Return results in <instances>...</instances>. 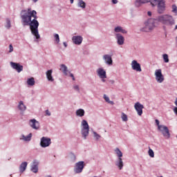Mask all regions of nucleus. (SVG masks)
<instances>
[{"label":"nucleus","instance_id":"3c124183","mask_svg":"<svg viewBox=\"0 0 177 177\" xmlns=\"http://www.w3.org/2000/svg\"><path fill=\"white\" fill-rule=\"evenodd\" d=\"M109 82H110L111 84H114L115 82H114V80H110Z\"/></svg>","mask_w":177,"mask_h":177},{"label":"nucleus","instance_id":"4468645a","mask_svg":"<svg viewBox=\"0 0 177 177\" xmlns=\"http://www.w3.org/2000/svg\"><path fill=\"white\" fill-rule=\"evenodd\" d=\"M10 65L13 70H16L18 73H21V71H23V66L19 63L11 62H10Z\"/></svg>","mask_w":177,"mask_h":177},{"label":"nucleus","instance_id":"e433bc0d","mask_svg":"<svg viewBox=\"0 0 177 177\" xmlns=\"http://www.w3.org/2000/svg\"><path fill=\"white\" fill-rule=\"evenodd\" d=\"M162 57L165 63H169V58L168 57V55L164 54Z\"/></svg>","mask_w":177,"mask_h":177},{"label":"nucleus","instance_id":"a18cd8bd","mask_svg":"<svg viewBox=\"0 0 177 177\" xmlns=\"http://www.w3.org/2000/svg\"><path fill=\"white\" fill-rule=\"evenodd\" d=\"M173 12H177V7L176 6H172Z\"/></svg>","mask_w":177,"mask_h":177},{"label":"nucleus","instance_id":"c9c22d12","mask_svg":"<svg viewBox=\"0 0 177 177\" xmlns=\"http://www.w3.org/2000/svg\"><path fill=\"white\" fill-rule=\"evenodd\" d=\"M121 119L123 121V122H127V121H128V115H127V114L122 112L121 114Z\"/></svg>","mask_w":177,"mask_h":177},{"label":"nucleus","instance_id":"37998d69","mask_svg":"<svg viewBox=\"0 0 177 177\" xmlns=\"http://www.w3.org/2000/svg\"><path fill=\"white\" fill-rule=\"evenodd\" d=\"M45 113H46V115H48V117H50V115H52V113L48 109L46 110Z\"/></svg>","mask_w":177,"mask_h":177},{"label":"nucleus","instance_id":"c756f323","mask_svg":"<svg viewBox=\"0 0 177 177\" xmlns=\"http://www.w3.org/2000/svg\"><path fill=\"white\" fill-rule=\"evenodd\" d=\"M69 160L71 162H75L77 161V156L74 153H70L68 155Z\"/></svg>","mask_w":177,"mask_h":177},{"label":"nucleus","instance_id":"603ef678","mask_svg":"<svg viewBox=\"0 0 177 177\" xmlns=\"http://www.w3.org/2000/svg\"><path fill=\"white\" fill-rule=\"evenodd\" d=\"M131 68H133V61L131 62Z\"/></svg>","mask_w":177,"mask_h":177},{"label":"nucleus","instance_id":"0eeeda50","mask_svg":"<svg viewBox=\"0 0 177 177\" xmlns=\"http://www.w3.org/2000/svg\"><path fill=\"white\" fill-rule=\"evenodd\" d=\"M84 168H85V162L79 161L75 164L73 172L75 174H82L84 171Z\"/></svg>","mask_w":177,"mask_h":177},{"label":"nucleus","instance_id":"c85d7f7f","mask_svg":"<svg viewBox=\"0 0 177 177\" xmlns=\"http://www.w3.org/2000/svg\"><path fill=\"white\" fill-rule=\"evenodd\" d=\"M26 84L28 86H34L35 85V79L34 77L28 78Z\"/></svg>","mask_w":177,"mask_h":177},{"label":"nucleus","instance_id":"6e6d98bb","mask_svg":"<svg viewBox=\"0 0 177 177\" xmlns=\"http://www.w3.org/2000/svg\"><path fill=\"white\" fill-rule=\"evenodd\" d=\"M174 104H176V106H177V98L176 99Z\"/></svg>","mask_w":177,"mask_h":177},{"label":"nucleus","instance_id":"a19ab883","mask_svg":"<svg viewBox=\"0 0 177 177\" xmlns=\"http://www.w3.org/2000/svg\"><path fill=\"white\" fill-rule=\"evenodd\" d=\"M69 74V77H71L73 80V81H75V77H74V74L71 73V72H68Z\"/></svg>","mask_w":177,"mask_h":177},{"label":"nucleus","instance_id":"5fc2aeb1","mask_svg":"<svg viewBox=\"0 0 177 177\" xmlns=\"http://www.w3.org/2000/svg\"><path fill=\"white\" fill-rule=\"evenodd\" d=\"M71 3H74V0H70Z\"/></svg>","mask_w":177,"mask_h":177},{"label":"nucleus","instance_id":"f8f14e48","mask_svg":"<svg viewBox=\"0 0 177 177\" xmlns=\"http://www.w3.org/2000/svg\"><path fill=\"white\" fill-rule=\"evenodd\" d=\"M102 60L106 66H111L113 64V56L110 54H104L102 56Z\"/></svg>","mask_w":177,"mask_h":177},{"label":"nucleus","instance_id":"4be33fe9","mask_svg":"<svg viewBox=\"0 0 177 177\" xmlns=\"http://www.w3.org/2000/svg\"><path fill=\"white\" fill-rule=\"evenodd\" d=\"M31 138H32V133H30L28 136H24V134H21L19 137L20 140H23L24 142H30Z\"/></svg>","mask_w":177,"mask_h":177},{"label":"nucleus","instance_id":"bb28decb","mask_svg":"<svg viewBox=\"0 0 177 177\" xmlns=\"http://www.w3.org/2000/svg\"><path fill=\"white\" fill-rule=\"evenodd\" d=\"M77 8H80V9H86V3L84 1V0H77Z\"/></svg>","mask_w":177,"mask_h":177},{"label":"nucleus","instance_id":"5701e85b","mask_svg":"<svg viewBox=\"0 0 177 177\" xmlns=\"http://www.w3.org/2000/svg\"><path fill=\"white\" fill-rule=\"evenodd\" d=\"M27 165H28V162H22L19 167V171L20 174H23L25 172L26 169H27Z\"/></svg>","mask_w":177,"mask_h":177},{"label":"nucleus","instance_id":"7c9ffc66","mask_svg":"<svg viewBox=\"0 0 177 177\" xmlns=\"http://www.w3.org/2000/svg\"><path fill=\"white\" fill-rule=\"evenodd\" d=\"M149 2V0H136L135 5L136 6H140V5H143L144 3H147Z\"/></svg>","mask_w":177,"mask_h":177},{"label":"nucleus","instance_id":"2f4dec72","mask_svg":"<svg viewBox=\"0 0 177 177\" xmlns=\"http://www.w3.org/2000/svg\"><path fill=\"white\" fill-rule=\"evenodd\" d=\"M12 27V23L10 22V19L6 18V24H5V28L7 30H10V28Z\"/></svg>","mask_w":177,"mask_h":177},{"label":"nucleus","instance_id":"aec40b11","mask_svg":"<svg viewBox=\"0 0 177 177\" xmlns=\"http://www.w3.org/2000/svg\"><path fill=\"white\" fill-rule=\"evenodd\" d=\"M114 35L115 34H127L128 31L127 30L124 29L122 26H118L114 28L113 29ZM121 32V33H120Z\"/></svg>","mask_w":177,"mask_h":177},{"label":"nucleus","instance_id":"de8ad7c7","mask_svg":"<svg viewBox=\"0 0 177 177\" xmlns=\"http://www.w3.org/2000/svg\"><path fill=\"white\" fill-rule=\"evenodd\" d=\"M63 45H64V48H67V46H68V44H67V42H66V41L63 42Z\"/></svg>","mask_w":177,"mask_h":177},{"label":"nucleus","instance_id":"39448f33","mask_svg":"<svg viewBox=\"0 0 177 177\" xmlns=\"http://www.w3.org/2000/svg\"><path fill=\"white\" fill-rule=\"evenodd\" d=\"M81 134L82 138H83L84 140L89 136V124L85 120H82L81 122Z\"/></svg>","mask_w":177,"mask_h":177},{"label":"nucleus","instance_id":"6ab92c4d","mask_svg":"<svg viewBox=\"0 0 177 177\" xmlns=\"http://www.w3.org/2000/svg\"><path fill=\"white\" fill-rule=\"evenodd\" d=\"M53 70L49 69L46 72V77L48 82H55V78L53 77Z\"/></svg>","mask_w":177,"mask_h":177},{"label":"nucleus","instance_id":"49530a36","mask_svg":"<svg viewBox=\"0 0 177 177\" xmlns=\"http://www.w3.org/2000/svg\"><path fill=\"white\" fill-rule=\"evenodd\" d=\"M101 79L102 82H106V78L107 77H100Z\"/></svg>","mask_w":177,"mask_h":177},{"label":"nucleus","instance_id":"58836bf2","mask_svg":"<svg viewBox=\"0 0 177 177\" xmlns=\"http://www.w3.org/2000/svg\"><path fill=\"white\" fill-rule=\"evenodd\" d=\"M73 89L74 91H75L76 92H80V86L75 84L73 86Z\"/></svg>","mask_w":177,"mask_h":177},{"label":"nucleus","instance_id":"7ed1b4c3","mask_svg":"<svg viewBox=\"0 0 177 177\" xmlns=\"http://www.w3.org/2000/svg\"><path fill=\"white\" fill-rule=\"evenodd\" d=\"M156 21L157 20L153 19H149L145 23V26L141 28V31L143 32H150V31H152V30H154V28L156 27Z\"/></svg>","mask_w":177,"mask_h":177},{"label":"nucleus","instance_id":"6e6552de","mask_svg":"<svg viewBox=\"0 0 177 177\" xmlns=\"http://www.w3.org/2000/svg\"><path fill=\"white\" fill-rule=\"evenodd\" d=\"M29 126L35 131H39V129H41V123L34 118L29 120Z\"/></svg>","mask_w":177,"mask_h":177},{"label":"nucleus","instance_id":"ddd939ff","mask_svg":"<svg viewBox=\"0 0 177 177\" xmlns=\"http://www.w3.org/2000/svg\"><path fill=\"white\" fill-rule=\"evenodd\" d=\"M134 109L137 112L138 115L140 116L142 114H143V109H145V106L143 104H140V102H136L134 104Z\"/></svg>","mask_w":177,"mask_h":177},{"label":"nucleus","instance_id":"f03ea898","mask_svg":"<svg viewBox=\"0 0 177 177\" xmlns=\"http://www.w3.org/2000/svg\"><path fill=\"white\" fill-rule=\"evenodd\" d=\"M156 20L162 24H164V26H174V24H175V20L170 15H160L158 17Z\"/></svg>","mask_w":177,"mask_h":177},{"label":"nucleus","instance_id":"c03bdc74","mask_svg":"<svg viewBox=\"0 0 177 177\" xmlns=\"http://www.w3.org/2000/svg\"><path fill=\"white\" fill-rule=\"evenodd\" d=\"M113 5H117L118 3V0H111Z\"/></svg>","mask_w":177,"mask_h":177},{"label":"nucleus","instance_id":"9d476101","mask_svg":"<svg viewBox=\"0 0 177 177\" xmlns=\"http://www.w3.org/2000/svg\"><path fill=\"white\" fill-rule=\"evenodd\" d=\"M39 160L34 159L30 164V171L33 174H38Z\"/></svg>","mask_w":177,"mask_h":177},{"label":"nucleus","instance_id":"ea45409f","mask_svg":"<svg viewBox=\"0 0 177 177\" xmlns=\"http://www.w3.org/2000/svg\"><path fill=\"white\" fill-rule=\"evenodd\" d=\"M12 52H13V45L10 44V45H9L8 53H12Z\"/></svg>","mask_w":177,"mask_h":177},{"label":"nucleus","instance_id":"dca6fc26","mask_svg":"<svg viewBox=\"0 0 177 177\" xmlns=\"http://www.w3.org/2000/svg\"><path fill=\"white\" fill-rule=\"evenodd\" d=\"M82 41H84V37L81 35L73 36L72 37V41L74 45L80 46L82 44Z\"/></svg>","mask_w":177,"mask_h":177},{"label":"nucleus","instance_id":"f704fd0d","mask_svg":"<svg viewBox=\"0 0 177 177\" xmlns=\"http://www.w3.org/2000/svg\"><path fill=\"white\" fill-rule=\"evenodd\" d=\"M93 138L95 139V140H99V139H100V138H102V136L99 133H97L96 131H93Z\"/></svg>","mask_w":177,"mask_h":177},{"label":"nucleus","instance_id":"f257e3e1","mask_svg":"<svg viewBox=\"0 0 177 177\" xmlns=\"http://www.w3.org/2000/svg\"><path fill=\"white\" fill-rule=\"evenodd\" d=\"M20 17L22 26H30V30L32 35H33L35 42H39L41 39V35L38 30L39 27V22H38V17L37 16V11L31 10V8H27L26 10H22L20 12Z\"/></svg>","mask_w":177,"mask_h":177},{"label":"nucleus","instance_id":"20e7f679","mask_svg":"<svg viewBox=\"0 0 177 177\" xmlns=\"http://www.w3.org/2000/svg\"><path fill=\"white\" fill-rule=\"evenodd\" d=\"M149 2L153 7L158 3V12L160 15L165 11V1L164 0H149Z\"/></svg>","mask_w":177,"mask_h":177},{"label":"nucleus","instance_id":"cd10ccee","mask_svg":"<svg viewBox=\"0 0 177 177\" xmlns=\"http://www.w3.org/2000/svg\"><path fill=\"white\" fill-rule=\"evenodd\" d=\"M75 115H76V117H80V118L84 117V115H85V110H84L82 109H79L76 110Z\"/></svg>","mask_w":177,"mask_h":177},{"label":"nucleus","instance_id":"2eb2a0df","mask_svg":"<svg viewBox=\"0 0 177 177\" xmlns=\"http://www.w3.org/2000/svg\"><path fill=\"white\" fill-rule=\"evenodd\" d=\"M115 38L116 39L118 45L120 46L124 45L125 42V38L124 37V36H122V35L118 33L115 34Z\"/></svg>","mask_w":177,"mask_h":177},{"label":"nucleus","instance_id":"473e14b6","mask_svg":"<svg viewBox=\"0 0 177 177\" xmlns=\"http://www.w3.org/2000/svg\"><path fill=\"white\" fill-rule=\"evenodd\" d=\"M53 37H54L55 43L57 45H59V44H60V37L59 36V34H57V33H54V34H53Z\"/></svg>","mask_w":177,"mask_h":177},{"label":"nucleus","instance_id":"72a5a7b5","mask_svg":"<svg viewBox=\"0 0 177 177\" xmlns=\"http://www.w3.org/2000/svg\"><path fill=\"white\" fill-rule=\"evenodd\" d=\"M103 98L104 99V100L106 103H108L109 104H111V106H113L114 102L110 100V97H109V96H107V95L104 94L103 95Z\"/></svg>","mask_w":177,"mask_h":177},{"label":"nucleus","instance_id":"393cba45","mask_svg":"<svg viewBox=\"0 0 177 177\" xmlns=\"http://www.w3.org/2000/svg\"><path fill=\"white\" fill-rule=\"evenodd\" d=\"M133 70L137 71V73H142V67L140 66V64L138 63L136 60L133 61Z\"/></svg>","mask_w":177,"mask_h":177},{"label":"nucleus","instance_id":"4c0bfd02","mask_svg":"<svg viewBox=\"0 0 177 177\" xmlns=\"http://www.w3.org/2000/svg\"><path fill=\"white\" fill-rule=\"evenodd\" d=\"M148 154L151 158H154V151L151 149H149Z\"/></svg>","mask_w":177,"mask_h":177},{"label":"nucleus","instance_id":"79ce46f5","mask_svg":"<svg viewBox=\"0 0 177 177\" xmlns=\"http://www.w3.org/2000/svg\"><path fill=\"white\" fill-rule=\"evenodd\" d=\"M156 124L158 126V129H160V127H162V125L160 124V121L158 120H156Z\"/></svg>","mask_w":177,"mask_h":177},{"label":"nucleus","instance_id":"a878e982","mask_svg":"<svg viewBox=\"0 0 177 177\" xmlns=\"http://www.w3.org/2000/svg\"><path fill=\"white\" fill-rule=\"evenodd\" d=\"M114 153L115 154L116 157H118V158H122V151H121V149H120V148L116 147L113 149Z\"/></svg>","mask_w":177,"mask_h":177},{"label":"nucleus","instance_id":"423d86ee","mask_svg":"<svg viewBox=\"0 0 177 177\" xmlns=\"http://www.w3.org/2000/svg\"><path fill=\"white\" fill-rule=\"evenodd\" d=\"M52 145V139L48 137H41L40 139L39 146L42 147V149H46V147H49Z\"/></svg>","mask_w":177,"mask_h":177},{"label":"nucleus","instance_id":"a211bd4d","mask_svg":"<svg viewBox=\"0 0 177 177\" xmlns=\"http://www.w3.org/2000/svg\"><path fill=\"white\" fill-rule=\"evenodd\" d=\"M97 75L99 76V78H107V74L106 70L103 68H98L96 71Z\"/></svg>","mask_w":177,"mask_h":177},{"label":"nucleus","instance_id":"864d4df0","mask_svg":"<svg viewBox=\"0 0 177 177\" xmlns=\"http://www.w3.org/2000/svg\"><path fill=\"white\" fill-rule=\"evenodd\" d=\"M148 15L151 16V12H148Z\"/></svg>","mask_w":177,"mask_h":177},{"label":"nucleus","instance_id":"f3484780","mask_svg":"<svg viewBox=\"0 0 177 177\" xmlns=\"http://www.w3.org/2000/svg\"><path fill=\"white\" fill-rule=\"evenodd\" d=\"M17 109L20 111V114L23 115L26 112V110H27V106L24 104V102L19 101L17 104Z\"/></svg>","mask_w":177,"mask_h":177},{"label":"nucleus","instance_id":"09e8293b","mask_svg":"<svg viewBox=\"0 0 177 177\" xmlns=\"http://www.w3.org/2000/svg\"><path fill=\"white\" fill-rule=\"evenodd\" d=\"M174 111L175 114L177 115V107H175V108L174 109Z\"/></svg>","mask_w":177,"mask_h":177},{"label":"nucleus","instance_id":"9b49d317","mask_svg":"<svg viewBox=\"0 0 177 177\" xmlns=\"http://www.w3.org/2000/svg\"><path fill=\"white\" fill-rule=\"evenodd\" d=\"M155 77L157 82H158L159 84H162V82H164V75H162L161 69H157L155 71Z\"/></svg>","mask_w":177,"mask_h":177},{"label":"nucleus","instance_id":"412c9836","mask_svg":"<svg viewBox=\"0 0 177 177\" xmlns=\"http://www.w3.org/2000/svg\"><path fill=\"white\" fill-rule=\"evenodd\" d=\"M115 165L118 168V169H122L124 168V162L122 161V158H118L115 162Z\"/></svg>","mask_w":177,"mask_h":177},{"label":"nucleus","instance_id":"1a4fd4ad","mask_svg":"<svg viewBox=\"0 0 177 177\" xmlns=\"http://www.w3.org/2000/svg\"><path fill=\"white\" fill-rule=\"evenodd\" d=\"M158 131L161 132L165 139H169L171 138V133H169V129L167 126H159Z\"/></svg>","mask_w":177,"mask_h":177},{"label":"nucleus","instance_id":"8fccbe9b","mask_svg":"<svg viewBox=\"0 0 177 177\" xmlns=\"http://www.w3.org/2000/svg\"><path fill=\"white\" fill-rule=\"evenodd\" d=\"M32 1H33L34 3H37V2H38V1L39 0H31Z\"/></svg>","mask_w":177,"mask_h":177},{"label":"nucleus","instance_id":"b1692460","mask_svg":"<svg viewBox=\"0 0 177 177\" xmlns=\"http://www.w3.org/2000/svg\"><path fill=\"white\" fill-rule=\"evenodd\" d=\"M59 70L63 73L64 75H68V68H67V66H66V64H62L59 66Z\"/></svg>","mask_w":177,"mask_h":177}]
</instances>
